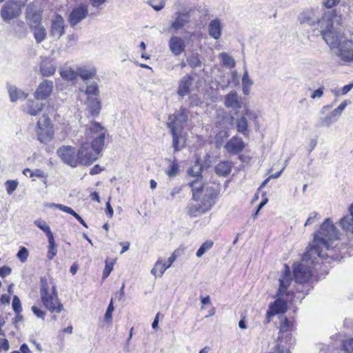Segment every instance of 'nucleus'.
<instances>
[{
    "label": "nucleus",
    "mask_w": 353,
    "mask_h": 353,
    "mask_svg": "<svg viewBox=\"0 0 353 353\" xmlns=\"http://www.w3.org/2000/svg\"><path fill=\"white\" fill-rule=\"evenodd\" d=\"M341 233L330 219H326L319 230L314 234L312 242L307 247L301 263L293 265L295 281L299 283L307 282L312 276V269L319 263L338 260L339 255V240Z\"/></svg>",
    "instance_id": "f257e3e1"
},
{
    "label": "nucleus",
    "mask_w": 353,
    "mask_h": 353,
    "mask_svg": "<svg viewBox=\"0 0 353 353\" xmlns=\"http://www.w3.org/2000/svg\"><path fill=\"white\" fill-rule=\"evenodd\" d=\"M324 40L340 61L345 64L353 63V35L328 32L324 34Z\"/></svg>",
    "instance_id": "f03ea898"
},
{
    "label": "nucleus",
    "mask_w": 353,
    "mask_h": 353,
    "mask_svg": "<svg viewBox=\"0 0 353 353\" xmlns=\"http://www.w3.org/2000/svg\"><path fill=\"white\" fill-rule=\"evenodd\" d=\"M40 281V296L43 305L50 313H61L64 310V306L59 299L53 279L44 276L41 278Z\"/></svg>",
    "instance_id": "7ed1b4c3"
},
{
    "label": "nucleus",
    "mask_w": 353,
    "mask_h": 353,
    "mask_svg": "<svg viewBox=\"0 0 353 353\" xmlns=\"http://www.w3.org/2000/svg\"><path fill=\"white\" fill-rule=\"evenodd\" d=\"M192 188V199L200 201L206 212L210 210L216 203L219 190L208 183H203L199 178L189 183Z\"/></svg>",
    "instance_id": "20e7f679"
},
{
    "label": "nucleus",
    "mask_w": 353,
    "mask_h": 353,
    "mask_svg": "<svg viewBox=\"0 0 353 353\" xmlns=\"http://www.w3.org/2000/svg\"><path fill=\"white\" fill-rule=\"evenodd\" d=\"M48 113L43 114L42 117L37 122L35 132L37 140L44 144H47L53 140L54 137V127L48 114L53 115L56 110L53 107H49Z\"/></svg>",
    "instance_id": "39448f33"
},
{
    "label": "nucleus",
    "mask_w": 353,
    "mask_h": 353,
    "mask_svg": "<svg viewBox=\"0 0 353 353\" xmlns=\"http://www.w3.org/2000/svg\"><path fill=\"white\" fill-rule=\"evenodd\" d=\"M293 324L286 317L280 323V329L276 344V353H290L289 349L295 343L291 331Z\"/></svg>",
    "instance_id": "423d86ee"
},
{
    "label": "nucleus",
    "mask_w": 353,
    "mask_h": 353,
    "mask_svg": "<svg viewBox=\"0 0 353 353\" xmlns=\"http://www.w3.org/2000/svg\"><path fill=\"white\" fill-rule=\"evenodd\" d=\"M292 281V279L290 268L287 265H284L283 270L279 279V288L278 289L276 295L277 296H285L287 301L292 302L294 301L295 297L299 299V301H301L305 295L302 290L299 288L296 289L297 293L299 294L297 296H296L294 291H288V288L290 285Z\"/></svg>",
    "instance_id": "0eeeda50"
},
{
    "label": "nucleus",
    "mask_w": 353,
    "mask_h": 353,
    "mask_svg": "<svg viewBox=\"0 0 353 353\" xmlns=\"http://www.w3.org/2000/svg\"><path fill=\"white\" fill-rule=\"evenodd\" d=\"M105 133V129L99 123L92 121L86 125L82 140L90 141V143L103 148Z\"/></svg>",
    "instance_id": "6e6552de"
},
{
    "label": "nucleus",
    "mask_w": 353,
    "mask_h": 353,
    "mask_svg": "<svg viewBox=\"0 0 353 353\" xmlns=\"http://www.w3.org/2000/svg\"><path fill=\"white\" fill-rule=\"evenodd\" d=\"M341 21V16H338L334 10L325 11L321 18L317 17L316 29H319L324 39V34L332 33L337 34L340 32L335 31L334 25L335 23L339 24Z\"/></svg>",
    "instance_id": "1a4fd4ad"
},
{
    "label": "nucleus",
    "mask_w": 353,
    "mask_h": 353,
    "mask_svg": "<svg viewBox=\"0 0 353 353\" xmlns=\"http://www.w3.org/2000/svg\"><path fill=\"white\" fill-rule=\"evenodd\" d=\"M103 148L90 143L88 141H81L78 154L81 165H90L99 157Z\"/></svg>",
    "instance_id": "9d476101"
},
{
    "label": "nucleus",
    "mask_w": 353,
    "mask_h": 353,
    "mask_svg": "<svg viewBox=\"0 0 353 353\" xmlns=\"http://www.w3.org/2000/svg\"><path fill=\"white\" fill-rule=\"evenodd\" d=\"M57 154L66 164L75 168L80 164L78 151L71 145H63L58 148Z\"/></svg>",
    "instance_id": "9b49d317"
},
{
    "label": "nucleus",
    "mask_w": 353,
    "mask_h": 353,
    "mask_svg": "<svg viewBox=\"0 0 353 353\" xmlns=\"http://www.w3.org/2000/svg\"><path fill=\"white\" fill-rule=\"evenodd\" d=\"M23 4L19 3L15 0H9L2 6L1 16L5 21L19 17L21 14Z\"/></svg>",
    "instance_id": "f8f14e48"
},
{
    "label": "nucleus",
    "mask_w": 353,
    "mask_h": 353,
    "mask_svg": "<svg viewBox=\"0 0 353 353\" xmlns=\"http://www.w3.org/2000/svg\"><path fill=\"white\" fill-rule=\"evenodd\" d=\"M349 102L345 100L340 103V105L334 109L330 113L325 117H321L319 119V125L321 127L329 128L333 123H336L341 117L343 111L345 109Z\"/></svg>",
    "instance_id": "ddd939ff"
},
{
    "label": "nucleus",
    "mask_w": 353,
    "mask_h": 353,
    "mask_svg": "<svg viewBox=\"0 0 353 353\" xmlns=\"http://www.w3.org/2000/svg\"><path fill=\"white\" fill-rule=\"evenodd\" d=\"M188 111L185 108H181L174 114L170 115L168 127L170 129L181 130L183 125L188 121Z\"/></svg>",
    "instance_id": "4468645a"
},
{
    "label": "nucleus",
    "mask_w": 353,
    "mask_h": 353,
    "mask_svg": "<svg viewBox=\"0 0 353 353\" xmlns=\"http://www.w3.org/2000/svg\"><path fill=\"white\" fill-rule=\"evenodd\" d=\"M88 14V6L86 4H80L72 9L68 17V21L71 26L74 27Z\"/></svg>",
    "instance_id": "2eb2a0df"
},
{
    "label": "nucleus",
    "mask_w": 353,
    "mask_h": 353,
    "mask_svg": "<svg viewBox=\"0 0 353 353\" xmlns=\"http://www.w3.org/2000/svg\"><path fill=\"white\" fill-rule=\"evenodd\" d=\"M318 17V8H308L299 14L298 20L301 24L307 25L310 27L314 28L316 25Z\"/></svg>",
    "instance_id": "dca6fc26"
},
{
    "label": "nucleus",
    "mask_w": 353,
    "mask_h": 353,
    "mask_svg": "<svg viewBox=\"0 0 353 353\" xmlns=\"http://www.w3.org/2000/svg\"><path fill=\"white\" fill-rule=\"evenodd\" d=\"M176 250H175L172 254V255L168 259L167 262L163 263L161 259H158L156 261L154 268L150 271L151 274L155 277H157V276L161 277L164 272H165V270L171 267L172 264L176 259Z\"/></svg>",
    "instance_id": "f3484780"
},
{
    "label": "nucleus",
    "mask_w": 353,
    "mask_h": 353,
    "mask_svg": "<svg viewBox=\"0 0 353 353\" xmlns=\"http://www.w3.org/2000/svg\"><path fill=\"white\" fill-rule=\"evenodd\" d=\"M270 305L269 310L266 312V323L270 322V319L275 314L284 313L287 310L286 301L283 300V296H278Z\"/></svg>",
    "instance_id": "a211bd4d"
},
{
    "label": "nucleus",
    "mask_w": 353,
    "mask_h": 353,
    "mask_svg": "<svg viewBox=\"0 0 353 353\" xmlns=\"http://www.w3.org/2000/svg\"><path fill=\"white\" fill-rule=\"evenodd\" d=\"M245 146V144L243 139L237 136H234L226 143L225 148L228 152L236 154L241 152Z\"/></svg>",
    "instance_id": "6ab92c4d"
},
{
    "label": "nucleus",
    "mask_w": 353,
    "mask_h": 353,
    "mask_svg": "<svg viewBox=\"0 0 353 353\" xmlns=\"http://www.w3.org/2000/svg\"><path fill=\"white\" fill-rule=\"evenodd\" d=\"M53 82L49 80L43 81L34 92V97L37 99H46L52 93Z\"/></svg>",
    "instance_id": "aec40b11"
},
{
    "label": "nucleus",
    "mask_w": 353,
    "mask_h": 353,
    "mask_svg": "<svg viewBox=\"0 0 353 353\" xmlns=\"http://www.w3.org/2000/svg\"><path fill=\"white\" fill-rule=\"evenodd\" d=\"M26 19L29 21L30 28L34 26L41 25L42 19V10H36L34 9L33 4H30L26 12Z\"/></svg>",
    "instance_id": "412c9836"
},
{
    "label": "nucleus",
    "mask_w": 353,
    "mask_h": 353,
    "mask_svg": "<svg viewBox=\"0 0 353 353\" xmlns=\"http://www.w3.org/2000/svg\"><path fill=\"white\" fill-rule=\"evenodd\" d=\"M190 18V12H176L174 14V19L170 23V26L175 30H179L189 22Z\"/></svg>",
    "instance_id": "4be33fe9"
},
{
    "label": "nucleus",
    "mask_w": 353,
    "mask_h": 353,
    "mask_svg": "<svg viewBox=\"0 0 353 353\" xmlns=\"http://www.w3.org/2000/svg\"><path fill=\"white\" fill-rule=\"evenodd\" d=\"M65 33L64 19L60 14H56L52 21L50 34L59 38Z\"/></svg>",
    "instance_id": "5701e85b"
},
{
    "label": "nucleus",
    "mask_w": 353,
    "mask_h": 353,
    "mask_svg": "<svg viewBox=\"0 0 353 353\" xmlns=\"http://www.w3.org/2000/svg\"><path fill=\"white\" fill-rule=\"evenodd\" d=\"M174 152L181 150L185 145L186 139L181 130H170Z\"/></svg>",
    "instance_id": "b1692460"
},
{
    "label": "nucleus",
    "mask_w": 353,
    "mask_h": 353,
    "mask_svg": "<svg viewBox=\"0 0 353 353\" xmlns=\"http://www.w3.org/2000/svg\"><path fill=\"white\" fill-rule=\"evenodd\" d=\"M224 104L228 108L238 110L241 108L243 101L235 91H232L226 94Z\"/></svg>",
    "instance_id": "393cba45"
},
{
    "label": "nucleus",
    "mask_w": 353,
    "mask_h": 353,
    "mask_svg": "<svg viewBox=\"0 0 353 353\" xmlns=\"http://www.w3.org/2000/svg\"><path fill=\"white\" fill-rule=\"evenodd\" d=\"M169 48L175 56L180 55L185 48V41L180 37L172 36L169 40Z\"/></svg>",
    "instance_id": "a878e982"
},
{
    "label": "nucleus",
    "mask_w": 353,
    "mask_h": 353,
    "mask_svg": "<svg viewBox=\"0 0 353 353\" xmlns=\"http://www.w3.org/2000/svg\"><path fill=\"white\" fill-rule=\"evenodd\" d=\"M349 212L340 219L339 223L347 234H353V203L349 208Z\"/></svg>",
    "instance_id": "bb28decb"
},
{
    "label": "nucleus",
    "mask_w": 353,
    "mask_h": 353,
    "mask_svg": "<svg viewBox=\"0 0 353 353\" xmlns=\"http://www.w3.org/2000/svg\"><path fill=\"white\" fill-rule=\"evenodd\" d=\"M209 35L217 40L221 37L222 26L220 19H215L212 20L208 25Z\"/></svg>",
    "instance_id": "cd10ccee"
},
{
    "label": "nucleus",
    "mask_w": 353,
    "mask_h": 353,
    "mask_svg": "<svg viewBox=\"0 0 353 353\" xmlns=\"http://www.w3.org/2000/svg\"><path fill=\"white\" fill-rule=\"evenodd\" d=\"M192 78L190 75H185L180 81L177 93L181 97L187 95L190 91L192 85Z\"/></svg>",
    "instance_id": "c85d7f7f"
},
{
    "label": "nucleus",
    "mask_w": 353,
    "mask_h": 353,
    "mask_svg": "<svg viewBox=\"0 0 353 353\" xmlns=\"http://www.w3.org/2000/svg\"><path fill=\"white\" fill-rule=\"evenodd\" d=\"M40 71L43 77L52 76L56 71V68L53 65L52 60L45 58L41 60L40 65Z\"/></svg>",
    "instance_id": "c756f323"
},
{
    "label": "nucleus",
    "mask_w": 353,
    "mask_h": 353,
    "mask_svg": "<svg viewBox=\"0 0 353 353\" xmlns=\"http://www.w3.org/2000/svg\"><path fill=\"white\" fill-rule=\"evenodd\" d=\"M88 107L90 114L97 116L101 110V103L97 97H88Z\"/></svg>",
    "instance_id": "7c9ffc66"
},
{
    "label": "nucleus",
    "mask_w": 353,
    "mask_h": 353,
    "mask_svg": "<svg viewBox=\"0 0 353 353\" xmlns=\"http://www.w3.org/2000/svg\"><path fill=\"white\" fill-rule=\"evenodd\" d=\"M236 130L238 132L242 134L244 137H248V123L247 118L245 116H242L236 119Z\"/></svg>",
    "instance_id": "2f4dec72"
},
{
    "label": "nucleus",
    "mask_w": 353,
    "mask_h": 353,
    "mask_svg": "<svg viewBox=\"0 0 353 353\" xmlns=\"http://www.w3.org/2000/svg\"><path fill=\"white\" fill-rule=\"evenodd\" d=\"M232 169V164L231 162L227 161H222L218 163L215 168L216 173L218 175L226 176H228L230 172H231Z\"/></svg>",
    "instance_id": "473e14b6"
},
{
    "label": "nucleus",
    "mask_w": 353,
    "mask_h": 353,
    "mask_svg": "<svg viewBox=\"0 0 353 353\" xmlns=\"http://www.w3.org/2000/svg\"><path fill=\"white\" fill-rule=\"evenodd\" d=\"M33 31L34 37L36 41L39 43L43 41L46 37V32L43 26L41 25L34 26L31 28Z\"/></svg>",
    "instance_id": "72a5a7b5"
},
{
    "label": "nucleus",
    "mask_w": 353,
    "mask_h": 353,
    "mask_svg": "<svg viewBox=\"0 0 353 353\" xmlns=\"http://www.w3.org/2000/svg\"><path fill=\"white\" fill-rule=\"evenodd\" d=\"M77 72V76H79L84 81L91 79L96 75V70L94 68L86 69L84 68H79Z\"/></svg>",
    "instance_id": "f704fd0d"
},
{
    "label": "nucleus",
    "mask_w": 353,
    "mask_h": 353,
    "mask_svg": "<svg viewBox=\"0 0 353 353\" xmlns=\"http://www.w3.org/2000/svg\"><path fill=\"white\" fill-rule=\"evenodd\" d=\"M48 246L47 257L49 260H52L57 255V245L55 243L54 235L49 236L48 238Z\"/></svg>",
    "instance_id": "c9c22d12"
},
{
    "label": "nucleus",
    "mask_w": 353,
    "mask_h": 353,
    "mask_svg": "<svg viewBox=\"0 0 353 353\" xmlns=\"http://www.w3.org/2000/svg\"><path fill=\"white\" fill-rule=\"evenodd\" d=\"M205 212L206 211L200 203L196 204L190 203L188 206V213L191 216H196Z\"/></svg>",
    "instance_id": "e433bc0d"
},
{
    "label": "nucleus",
    "mask_w": 353,
    "mask_h": 353,
    "mask_svg": "<svg viewBox=\"0 0 353 353\" xmlns=\"http://www.w3.org/2000/svg\"><path fill=\"white\" fill-rule=\"evenodd\" d=\"M43 108V104L33 101H28V113L32 116L37 115Z\"/></svg>",
    "instance_id": "4c0bfd02"
},
{
    "label": "nucleus",
    "mask_w": 353,
    "mask_h": 353,
    "mask_svg": "<svg viewBox=\"0 0 353 353\" xmlns=\"http://www.w3.org/2000/svg\"><path fill=\"white\" fill-rule=\"evenodd\" d=\"M8 92L10 97V100L12 101H16L19 99H26L27 97V94L19 90L14 86H10L8 88Z\"/></svg>",
    "instance_id": "58836bf2"
},
{
    "label": "nucleus",
    "mask_w": 353,
    "mask_h": 353,
    "mask_svg": "<svg viewBox=\"0 0 353 353\" xmlns=\"http://www.w3.org/2000/svg\"><path fill=\"white\" fill-rule=\"evenodd\" d=\"M60 75L63 79L66 81H73L76 80L77 77V72L71 68H67L62 70L60 72Z\"/></svg>",
    "instance_id": "ea45409f"
},
{
    "label": "nucleus",
    "mask_w": 353,
    "mask_h": 353,
    "mask_svg": "<svg viewBox=\"0 0 353 353\" xmlns=\"http://www.w3.org/2000/svg\"><path fill=\"white\" fill-rule=\"evenodd\" d=\"M188 64L192 68L201 67L202 62L200 59V56L197 53H193L187 58Z\"/></svg>",
    "instance_id": "a19ab883"
},
{
    "label": "nucleus",
    "mask_w": 353,
    "mask_h": 353,
    "mask_svg": "<svg viewBox=\"0 0 353 353\" xmlns=\"http://www.w3.org/2000/svg\"><path fill=\"white\" fill-rule=\"evenodd\" d=\"M35 225H37L40 230L45 232L47 237L53 236V234L50 230L49 225L46 223V222L41 219H38L34 221Z\"/></svg>",
    "instance_id": "79ce46f5"
},
{
    "label": "nucleus",
    "mask_w": 353,
    "mask_h": 353,
    "mask_svg": "<svg viewBox=\"0 0 353 353\" xmlns=\"http://www.w3.org/2000/svg\"><path fill=\"white\" fill-rule=\"evenodd\" d=\"M213 242L212 241H205L197 250L196 255L197 257H201L208 250L212 248Z\"/></svg>",
    "instance_id": "37998d69"
},
{
    "label": "nucleus",
    "mask_w": 353,
    "mask_h": 353,
    "mask_svg": "<svg viewBox=\"0 0 353 353\" xmlns=\"http://www.w3.org/2000/svg\"><path fill=\"white\" fill-rule=\"evenodd\" d=\"M179 171V165L174 159L170 165L168 169L165 171L166 174L169 177H174L177 175Z\"/></svg>",
    "instance_id": "c03bdc74"
},
{
    "label": "nucleus",
    "mask_w": 353,
    "mask_h": 353,
    "mask_svg": "<svg viewBox=\"0 0 353 353\" xmlns=\"http://www.w3.org/2000/svg\"><path fill=\"white\" fill-rule=\"evenodd\" d=\"M220 57L222 59L223 64L229 68H232L235 66V61L234 59L228 55L227 53H221Z\"/></svg>",
    "instance_id": "a18cd8bd"
},
{
    "label": "nucleus",
    "mask_w": 353,
    "mask_h": 353,
    "mask_svg": "<svg viewBox=\"0 0 353 353\" xmlns=\"http://www.w3.org/2000/svg\"><path fill=\"white\" fill-rule=\"evenodd\" d=\"M19 185L17 180H8L5 183L7 193L12 194Z\"/></svg>",
    "instance_id": "49530a36"
},
{
    "label": "nucleus",
    "mask_w": 353,
    "mask_h": 353,
    "mask_svg": "<svg viewBox=\"0 0 353 353\" xmlns=\"http://www.w3.org/2000/svg\"><path fill=\"white\" fill-rule=\"evenodd\" d=\"M99 91L98 89V86L97 84H92L87 87L85 90V94L88 97H97L99 95Z\"/></svg>",
    "instance_id": "de8ad7c7"
},
{
    "label": "nucleus",
    "mask_w": 353,
    "mask_h": 353,
    "mask_svg": "<svg viewBox=\"0 0 353 353\" xmlns=\"http://www.w3.org/2000/svg\"><path fill=\"white\" fill-rule=\"evenodd\" d=\"M320 218L319 214L316 212H312L309 214L308 218L307 219L305 226H309L314 224L316 221H318Z\"/></svg>",
    "instance_id": "09e8293b"
},
{
    "label": "nucleus",
    "mask_w": 353,
    "mask_h": 353,
    "mask_svg": "<svg viewBox=\"0 0 353 353\" xmlns=\"http://www.w3.org/2000/svg\"><path fill=\"white\" fill-rule=\"evenodd\" d=\"M343 348L347 353H353V337L343 342Z\"/></svg>",
    "instance_id": "8fccbe9b"
},
{
    "label": "nucleus",
    "mask_w": 353,
    "mask_h": 353,
    "mask_svg": "<svg viewBox=\"0 0 353 353\" xmlns=\"http://www.w3.org/2000/svg\"><path fill=\"white\" fill-rule=\"evenodd\" d=\"M12 308L17 314H19L22 311L21 304L20 299L17 296H14L12 299Z\"/></svg>",
    "instance_id": "3c124183"
},
{
    "label": "nucleus",
    "mask_w": 353,
    "mask_h": 353,
    "mask_svg": "<svg viewBox=\"0 0 353 353\" xmlns=\"http://www.w3.org/2000/svg\"><path fill=\"white\" fill-rule=\"evenodd\" d=\"M28 255V251L25 247H21L17 254V257L21 262H25L27 260Z\"/></svg>",
    "instance_id": "603ef678"
},
{
    "label": "nucleus",
    "mask_w": 353,
    "mask_h": 353,
    "mask_svg": "<svg viewBox=\"0 0 353 353\" xmlns=\"http://www.w3.org/2000/svg\"><path fill=\"white\" fill-rule=\"evenodd\" d=\"M148 4L156 11L162 10L165 6V2L163 0L159 3H156L155 0H150L148 1Z\"/></svg>",
    "instance_id": "864d4df0"
},
{
    "label": "nucleus",
    "mask_w": 353,
    "mask_h": 353,
    "mask_svg": "<svg viewBox=\"0 0 353 353\" xmlns=\"http://www.w3.org/2000/svg\"><path fill=\"white\" fill-rule=\"evenodd\" d=\"M188 174L192 176H199L201 173V167L200 165L196 164L188 170Z\"/></svg>",
    "instance_id": "5fc2aeb1"
},
{
    "label": "nucleus",
    "mask_w": 353,
    "mask_h": 353,
    "mask_svg": "<svg viewBox=\"0 0 353 353\" xmlns=\"http://www.w3.org/2000/svg\"><path fill=\"white\" fill-rule=\"evenodd\" d=\"M110 274V262H109L108 259H106L105 261V268L103 271L102 274V281H103Z\"/></svg>",
    "instance_id": "6e6d98bb"
},
{
    "label": "nucleus",
    "mask_w": 353,
    "mask_h": 353,
    "mask_svg": "<svg viewBox=\"0 0 353 353\" xmlns=\"http://www.w3.org/2000/svg\"><path fill=\"white\" fill-rule=\"evenodd\" d=\"M54 206L57 208H59L60 210L66 212L68 214H71L72 216H74V214L76 213V212L72 209L70 207L62 205V204H54Z\"/></svg>",
    "instance_id": "4d7b16f0"
},
{
    "label": "nucleus",
    "mask_w": 353,
    "mask_h": 353,
    "mask_svg": "<svg viewBox=\"0 0 353 353\" xmlns=\"http://www.w3.org/2000/svg\"><path fill=\"white\" fill-rule=\"evenodd\" d=\"M32 312L39 318L44 319L46 312L36 305L32 307Z\"/></svg>",
    "instance_id": "13d9d810"
},
{
    "label": "nucleus",
    "mask_w": 353,
    "mask_h": 353,
    "mask_svg": "<svg viewBox=\"0 0 353 353\" xmlns=\"http://www.w3.org/2000/svg\"><path fill=\"white\" fill-rule=\"evenodd\" d=\"M253 81L250 79L248 71L245 70L242 77V85L251 86Z\"/></svg>",
    "instance_id": "bf43d9fd"
},
{
    "label": "nucleus",
    "mask_w": 353,
    "mask_h": 353,
    "mask_svg": "<svg viewBox=\"0 0 353 353\" xmlns=\"http://www.w3.org/2000/svg\"><path fill=\"white\" fill-rule=\"evenodd\" d=\"M245 117H248L250 120H256L257 119V114L254 111L245 108L244 115Z\"/></svg>",
    "instance_id": "052dcab7"
},
{
    "label": "nucleus",
    "mask_w": 353,
    "mask_h": 353,
    "mask_svg": "<svg viewBox=\"0 0 353 353\" xmlns=\"http://www.w3.org/2000/svg\"><path fill=\"white\" fill-rule=\"evenodd\" d=\"M36 176L38 178H46L47 175L40 169H36L34 171H32L30 174V177Z\"/></svg>",
    "instance_id": "680f3d73"
},
{
    "label": "nucleus",
    "mask_w": 353,
    "mask_h": 353,
    "mask_svg": "<svg viewBox=\"0 0 353 353\" xmlns=\"http://www.w3.org/2000/svg\"><path fill=\"white\" fill-rule=\"evenodd\" d=\"M340 0H323V4L327 8H332L339 3Z\"/></svg>",
    "instance_id": "e2e57ef3"
},
{
    "label": "nucleus",
    "mask_w": 353,
    "mask_h": 353,
    "mask_svg": "<svg viewBox=\"0 0 353 353\" xmlns=\"http://www.w3.org/2000/svg\"><path fill=\"white\" fill-rule=\"evenodd\" d=\"M323 90H324V88L322 87V88H319V89L314 90L312 93L310 97L313 99L321 98L323 94Z\"/></svg>",
    "instance_id": "0e129e2a"
},
{
    "label": "nucleus",
    "mask_w": 353,
    "mask_h": 353,
    "mask_svg": "<svg viewBox=\"0 0 353 353\" xmlns=\"http://www.w3.org/2000/svg\"><path fill=\"white\" fill-rule=\"evenodd\" d=\"M11 273V268L8 266H3L0 268V276L2 278L6 277Z\"/></svg>",
    "instance_id": "69168bd1"
},
{
    "label": "nucleus",
    "mask_w": 353,
    "mask_h": 353,
    "mask_svg": "<svg viewBox=\"0 0 353 353\" xmlns=\"http://www.w3.org/2000/svg\"><path fill=\"white\" fill-rule=\"evenodd\" d=\"M10 348L8 340L6 339H0V350L8 351Z\"/></svg>",
    "instance_id": "338daca9"
},
{
    "label": "nucleus",
    "mask_w": 353,
    "mask_h": 353,
    "mask_svg": "<svg viewBox=\"0 0 353 353\" xmlns=\"http://www.w3.org/2000/svg\"><path fill=\"white\" fill-rule=\"evenodd\" d=\"M31 351L27 344L23 343L20 347L19 351H12L10 353H30Z\"/></svg>",
    "instance_id": "774afa93"
}]
</instances>
